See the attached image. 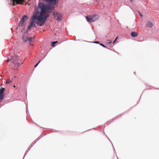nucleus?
I'll list each match as a JSON object with an SVG mask.
<instances>
[{
  "label": "nucleus",
  "mask_w": 159,
  "mask_h": 159,
  "mask_svg": "<svg viewBox=\"0 0 159 159\" xmlns=\"http://www.w3.org/2000/svg\"><path fill=\"white\" fill-rule=\"evenodd\" d=\"M39 6L41 9V11L39 16H37L36 14H34L32 17V21L30 25L28 26V30H30L32 27H35V20H37L36 23L40 26L44 25L46 20L49 16L47 13L50 10L54 9V7L50 5H46L42 3L39 2Z\"/></svg>",
  "instance_id": "nucleus-1"
},
{
  "label": "nucleus",
  "mask_w": 159,
  "mask_h": 159,
  "mask_svg": "<svg viewBox=\"0 0 159 159\" xmlns=\"http://www.w3.org/2000/svg\"><path fill=\"white\" fill-rule=\"evenodd\" d=\"M99 18V16L97 14H94L92 16H87L86 17L87 21L90 22L95 21L98 20Z\"/></svg>",
  "instance_id": "nucleus-2"
},
{
  "label": "nucleus",
  "mask_w": 159,
  "mask_h": 159,
  "mask_svg": "<svg viewBox=\"0 0 159 159\" xmlns=\"http://www.w3.org/2000/svg\"><path fill=\"white\" fill-rule=\"evenodd\" d=\"M53 14L54 16V18L56 20L58 21H61V18L62 16V15L60 13H58L57 12H54L53 13Z\"/></svg>",
  "instance_id": "nucleus-3"
},
{
  "label": "nucleus",
  "mask_w": 159,
  "mask_h": 159,
  "mask_svg": "<svg viewBox=\"0 0 159 159\" xmlns=\"http://www.w3.org/2000/svg\"><path fill=\"white\" fill-rule=\"evenodd\" d=\"M28 19L27 16L25 15L23 16L22 19H21L20 21L19 24V26H22V25H24L25 24V20H26Z\"/></svg>",
  "instance_id": "nucleus-4"
},
{
  "label": "nucleus",
  "mask_w": 159,
  "mask_h": 159,
  "mask_svg": "<svg viewBox=\"0 0 159 159\" xmlns=\"http://www.w3.org/2000/svg\"><path fill=\"white\" fill-rule=\"evenodd\" d=\"M25 0H12L13 1V4L14 6L15 5V2L16 4H23L25 2Z\"/></svg>",
  "instance_id": "nucleus-5"
},
{
  "label": "nucleus",
  "mask_w": 159,
  "mask_h": 159,
  "mask_svg": "<svg viewBox=\"0 0 159 159\" xmlns=\"http://www.w3.org/2000/svg\"><path fill=\"white\" fill-rule=\"evenodd\" d=\"M5 90V89L4 88H1L0 90V99L2 100L4 97V92Z\"/></svg>",
  "instance_id": "nucleus-6"
},
{
  "label": "nucleus",
  "mask_w": 159,
  "mask_h": 159,
  "mask_svg": "<svg viewBox=\"0 0 159 159\" xmlns=\"http://www.w3.org/2000/svg\"><path fill=\"white\" fill-rule=\"evenodd\" d=\"M34 37L33 38L32 37L29 38L28 37H25L24 35L23 36V39L25 41L29 40L30 42H31L32 41V39H34Z\"/></svg>",
  "instance_id": "nucleus-7"
},
{
  "label": "nucleus",
  "mask_w": 159,
  "mask_h": 159,
  "mask_svg": "<svg viewBox=\"0 0 159 159\" xmlns=\"http://www.w3.org/2000/svg\"><path fill=\"white\" fill-rule=\"evenodd\" d=\"M11 59L13 60V61H18L19 60L18 56L17 55H15L13 56L12 57Z\"/></svg>",
  "instance_id": "nucleus-8"
},
{
  "label": "nucleus",
  "mask_w": 159,
  "mask_h": 159,
  "mask_svg": "<svg viewBox=\"0 0 159 159\" xmlns=\"http://www.w3.org/2000/svg\"><path fill=\"white\" fill-rule=\"evenodd\" d=\"M138 35V33L135 32H132L131 33V35L132 37H136Z\"/></svg>",
  "instance_id": "nucleus-9"
},
{
  "label": "nucleus",
  "mask_w": 159,
  "mask_h": 159,
  "mask_svg": "<svg viewBox=\"0 0 159 159\" xmlns=\"http://www.w3.org/2000/svg\"><path fill=\"white\" fill-rule=\"evenodd\" d=\"M146 25L148 27L151 28L152 27L153 24L150 21H148L146 24Z\"/></svg>",
  "instance_id": "nucleus-10"
},
{
  "label": "nucleus",
  "mask_w": 159,
  "mask_h": 159,
  "mask_svg": "<svg viewBox=\"0 0 159 159\" xmlns=\"http://www.w3.org/2000/svg\"><path fill=\"white\" fill-rule=\"evenodd\" d=\"M14 80V78H12L11 80L10 79H8L7 80L6 83H9L10 84L12 82V81Z\"/></svg>",
  "instance_id": "nucleus-11"
},
{
  "label": "nucleus",
  "mask_w": 159,
  "mask_h": 159,
  "mask_svg": "<svg viewBox=\"0 0 159 159\" xmlns=\"http://www.w3.org/2000/svg\"><path fill=\"white\" fill-rule=\"evenodd\" d=\"M58 42V41H54V42H52V44H51V46H52V47H54L55 46V44H56V43H57Z\"/></svg>",
  "instance_id": "nucleus-12"
},
{
  "label": "nucleus",
  "mask_w": 159,
  "mask_h": 159,
  "mask_svg": "<svg viewBox=\"0 0 159 159\" xmlns=\"http://www.w3.org/2000/svg\"><path fill=\"white\" fill-rule=\"evenodd\" d=\"M106 42L108 43L111 44L112 43V41L111 40L107 39L106 41Z\"/></svg>",
  "instance_id": "nucleus-13"
},
{
  "label": "nucleus",
  "mask_w": 159,
  "mask_h": 159,
  "mask_svg": "<svg viewBox=\"0 0 159 159\" xmlns=\"http://www.w3.org/2000/svg\"><path fill=\"white\" fill-rule=\"evenodd\" d=\"M41 61H40L34 66L35 67H36L38 65L39 63Z\"/></svg>",
  "instance_id": "nucleus-14"
},
{
  "label": "nucleus",
  "mask_w": 159,
  "mask_h": 159,
  "mask_svg": "<svg viewBox=\"0 0 159 159\" xmlns=\"http://www.w3.org/2000/svg\"><path fill=\"white\" fill-rule=\"evenodd\" d=\"M101 46H103V47H105V48H106V46H105L103 44H102V43H100V44Z\"/></svg>",
  "instance_id": "nucleus-15"
},
{
  "label": "nucleus",
  "mask_w": 159,
  "mask_h": 159,
  "mask_svg": "<svg viewBox=\"0 0 159 159\" xmlns=\"http://www.w3.org/2000/svg\"><path fill=\"white\" fill-rule=\"evenodd\" d=\"M20 64V63H16V64H15V65L16 66H19Z\"/></svg>",
  "instance_id": "nucleus-16"
},
{
  "label": "nucleus",
  "mask_w": 159,
  "mask_h": 159,
  "mask_svg": "<svg viewBox=\"0 0 159 159\" xmlns=\"http://www.w3.org/2000/svg\"><path fill=\"white\" fill-rule=\"evenodd\" d=\"M118 37V36H117L116 38V39H115V40L114 41V42H113V44H114L115 42L116 41V40H117V39Z\"/></svg>",
  "instance_id": "nucleus-17"
},
{
  "label": "nucleus",
  "mask_w": 159,
  "mask_h": 159,
  "mask_svg": "<svg viewBox=\"0 0 159 159\" xmlns=\"http://www.w3.org/2000/svg\"><path fill=\"white\" fill-rule=\"evenodd\" d=\"M94 43H99V42L98 41H95L93 42Z\"/></svg>",
  "instance_id": "nucleus-18"
},
{
  "label": "nucleus",
  "mask_w": 159,
  "mask_h": 159,
  "mask_svg": "<svg viewBox=\"0 0 159 159\" xmlns=\"http://www.w3.org/2000/svg\"><path fill=\"white\" fill-rule=\"evenodd\" d=\"M139 13L140 16L141 17L143 16V15H142V14H141V13L139 12Z\"/></svg>",
  "instance_id": "nucleus-19"
},
{
  "label": "nucleus",
  "mask_w": 159,
  "mask_h": 159,
  "mask_svg": "<svg viewBox=\"0 0 159 159\" xmlns=\"http://www.w3.org/2000/svg\"><path fill=\"white\" fill-rule=\"evenodd\" d=\"M25 34V35H27V34H28V33H27V32H25V33H24Z\"/></svg>",
  "instance_id": "nucleus-20"
},
{
  "label": "nucleus",
  "mask_w": 159,
  "mask_h": 159,
  "mask_svg": "<svg viewBox=\"0 0 159 159\" xmlns=\"http://www.w3.org/2000/svg\"><path fill=\"white\" fill-rule=\"evenodd\" d=\"M133 0H130V2H131L133 3Z\"/></svg>",
  "instance_id": "nucleus-21"
},
{
  "label": "nucleus",
  "mask_w": 159,
  "mask_h": 159,
  "mask_svg": "<svg viewBox=\"0 0 159 159\" xmlns=\"http://www.w3.org/2000/svg\"><path fill=\"white\" fill-rule=\"evenodd\" d=\"M13 87H14V88H15V87H16V86H15V85H14L13 86Z\"/></svg>",
  "instance_id": "nucleus-22"
},
{
  "label": "nucleus",
  "mask_w": 159,
  "mask_h": 159,
  "mask_svg": "<svg viewBox=\"0 0 159 159\" xmlns=\"http://www.w3.org/2000/svg\"><path fill=\"white\" fill-rule=\"evenodd\" d=\"M30 45H32V44L30 43Z\"/></svg>",
  "instance_id": "nucleus-23"
}]
</instances>
